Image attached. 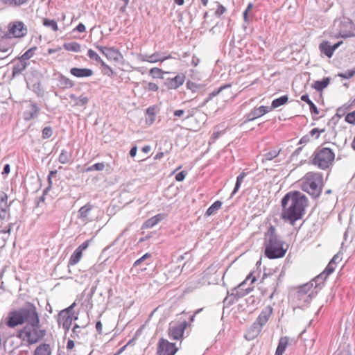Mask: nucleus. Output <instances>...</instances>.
Instances as JSON below:
<instances>
[{
    "label": "nucleus",
    "instance_id": "38",
    "mask_svg": "<svg viewBox=\"0 0 355 355\" xmlns=\"http://www.w3.org/2000/svg\"><path fill=\"white\" fill-rule=\"evenodd\" d=\"M325 132V128L320 129L318 128H313L309 132V135H310L311 138L314 139H318L322 133Z\"/></svg>",
    "mask_w": 355,
    "mask_h": 355
},
{
    "label": "nucleus",
    "instance_id": "47",
    "mask_svg": "<svg viewBox=\"0 0 355 355\" xmlns=\"http://www.w3.org/2000/svg\"><path fill=\"white\" fill-rule=\"evenodd\" d=\"M226 11V8L223 5H218V8L216 10V15L218 16H220L223 15Z\"/></svg>",
    "mask_w": 355,
    "mask_h": 355
},
{
    "label": "nucleus",
    "instance_id": "57",
    "mask_svg": "<svg viewBox=\"0 0 355 355\" xmlns=\"http://www.w3.org/2000/svg\"><path fill=\"white\" fill-rule=\"evenodd\" d=\"M96 329L98 334H101L103 331V324L101 321H98L96 324Z\"/></svg>",
    "mask_w": 355,
    "mask_h": 355
},
{
    "label": "nucleus",
    "instance_id": "33",
    "mask_svg": "<svg viewBox=\"0 0 355 355\" xmlns=\"http://www.w3.org/2000/svg\"><path fill=\"white\" fill-rule=\"evenodd\" d=\"M64 49L69 51L79 52L81 50V46L79 43L73 42L64 44Z\"/></svg>",
    "mask_w": 355,
    "mask_h": 355
},
{
    "label": "nucleus",
    "instance_id": "63",
    "mask_svg": "<svg viewBox=\"0 0 355 355\" xmlns=\"http://www.w3.org/2000/svg\"><path fill=\"white\" fill-rule=\"evenodd\" d=\"M10 173V165L9 164H6L4 168H3V171L2 172V174L3 175H5V174H8Z\"/></svg>",
    "mask_w": 355,
    "mask_h": 355
},
{
    "label": "nucleus",
    "instance_id": "2",
    "mask_svg": "<svg viewBox=\"0 0 355 355\" xmlns=\"http://www.w3.org/2000/svg\"><path fill=\"white\" fill-rule=\"evenodd\" d=\"M265 256L270 259L282 258L288 250L289 245L276 234V229L270 225L265 234Z\"/></svg>",
    "mask_w": 355,
    "mask_h": 355
},
{
    "label": "nucleus",
    "instance_id": "25",
    "mask_svg": "<svg viewBox=\"0 0 355 355\" xmlns=\"http://www.w3.org/2000/svg\"><path fill=\"white\" fill-rule=\"evenodd\" d=\"M319 49L321 53H324L328 58H331L334 55L332 46L329 44V42L323 41L319 45Z\"/></svg>",
    "mask_w": 355,
    "mask_h": 355
},
{
    "label": "nucleus",
    "instance_id": "30",
    "mask_svg": "<svg viewBox=\"0 0 355 355\" xmlns=\"http://www.w3.org/2000/svg\"><path fill=\"white\" fill-rule=\"evenodd\" d=\"M167 72L158 67H153L149 70V74L153 78H164V75Z\"/></svg>",
    "mask_w": 355,
    "mask_h": 355
},
{
    "label": "nucleus",
    "instance_id": "20",
    "mask_svg": "<svg viewBox=\"0 0 355 355\" xmlns=\"http://www.w3.org/2000/svg\"><path fill=\"white\" fill-rule=\"evenodd\" d=\"M93 207L94 206L89 202L80 207L78 210V218L85 223L88 222V217Z\"/></svg>",
    "mask_w": 355,
    "mask_h": 355
},
{
    "label": "nucleus",
    "instance_id": "5",
    "mask_svg": "<svg viewBox=\"0 0 355 355\" xmlns=\"http://www.w3.org/2000/svg\"><path fill=\"white\" fill-rule=\"evenodd\" d=\"M46 334V331L42 327L40 322L24 326V340H26L30 345L38 343Z\"/></svg>",
    "mask_w": 355,
    "mask_h": 355
},
{
    "label": "nucleus",
    "instance_id": "23",
    "mask_svg": "<svg viewBox=\"0 0 355 355\" xmlns=\"http://www.w3.org/2000/svg\"><path fill=\"white\" fill-rule=\"evenodd\" d=\"M260 331L261 329L254 324L246 331L244 337L247 340H252L258 336Z\"/></svg>",
    "mask_w": 355,
    "mask_h": 355
},
{
    "label": "nucleus",
    "instance_id": "18",
    "mask_svg": "<svg viewBox=\"0 0 355 355\" xmlns=\"http://www.w3.org/2000/svg\"><path fill=\"white\" fill-rule=\"evenodd\" d=\"M8 35L9 37H20L22 36V23L12 22L9 24Z\"/></svg>",
    "mask_w": 355,
    "mask_h": 355
},
{
    "label": "nucleus",
    "instance_id": "41",
    "mask_svg": "<svg viewBox=\"0 0 355 355\" xmlns=\"http://www.w3.org/2000/svg\"><path fill=\"white\" fill-rule=\"evenodd\" d=\"M355 75V67L345 72V73H339L338 76L344 79H349L352 78Z\"/></svg>",
    "mask_w": 355,
    "mask_h": 355
},
{
    "label": "nucleus",
    "instance_id": "61",
    "mask_svg": "<svg viewBox=\"0 0 355 355\" xmlns=\"http://www.w3.org/2000/svg\"><path fill=\"white\" fill-rule=\"evenodd\" d=\"M33 54L32 49H30L29 51H26L24 53V59H28L31 57Z\"/></svg>",
    "mask_w": 355,
    "mask_h": 355
},
{
    "label": "nucleus",
    "instance_id": "46",
    "mask_svg": "<svg viewBox=\"0 0 355 355\" xmlns=\"http://www.w3.org/2000/svg\"><path fill=\"white\" fill-rule=\"evenodd\" d=\"M88 102V98L86 96H80L76 99V104L78 105H85Z\"/></svg>",
    "mask_w": 355,
    "mask_h": 355
},
{
    "label": "nucleus",
    "instance_id": "39",
    "mask_svg": "<svg viewBox=\"0 0 355 355\" xmlns=\"http://www.w3.org/2000/svg\"><path fill=\"white\" fill-rule=\"evenodd\" d=\"M61 85L64 88H71L73 87V82L69 78L62 76L60 78Z\"/></svg>",
    "mask_w": 355,
    "mask_h": 355
},
{
    "label": "nucleus",
    "instance_id": "12",
    "mask_svg": "<svg viewBox=\"0 0 355 355\" xmlns=\"http://www.w3.org/2000/svg\"><path fill=\"white\" fill-rule=\"evenodd\" d=\"M90 241V240H87L84 241L80 245H79L76 249V250L73 252V253L71 255L69 258L68 263L69 266H74L80 261L83 256V252L89 247Z\"/></svg>",
    "mask_w": 355,
    "mask_h": 355
},
{
    "label": "nucleus",
    "instance_id": "29",
    "mask_svg": "<svg viewBox=\"0 0 355 355\" xmlns=\"http://www.w3.org/2000/svg\"><path fill=\"white\" fill-rule=\"evenodd\" d=\"M288 101V96L287 95L282 96L272 101L271 107L272 109L277 108L282 105L286 104Z\"/></svg>",
    "mask_w": 355,
    "mask_h": 355
},
{
    "label": "nucleus",
    "instance_id": "22",
    "mask_svg": "<svg viewBox=\"0 0 355 355\" xmlns=\"http://www.w3.org/2000/svg\"><path fill=\"white\" fill-rule=\"evenodd\" d=\"M272 314V309L267 308L263 310L257 319V323L261 327L268 321Z\"/></svg>",
    "mask_w": 355,
    "mask_h": 355
},
{
    "label": "nucleus",
    "instance_id": "49",
    "mask_svg": "<svg viewBox=\"0 0 355 355\" xmlns=\"http://www.w3.org/2000/svg\"><path fill=\"white\" fill-rule=\"evenodd\" d=\"M311 141V137H310V135H306L304 136H303L300 141V144H308L309 142Z\"/></svg>",
    "mask_w": 355,
    "mask_h": 355
},
{
    "label": "nucleus",
    "instance_id": "51",
    "mask_svg": "<svg viewBox=\"0 0 355 355\" xmlns=\"http://www.w3.org/2000/svg\"><path fill=\"white\" fill-rule=\"evenodd\" d=\"M309 105L310 107L311 112H312L315 114H318L319 111H318L316 105L313 102H311Z\"/></svg>",
    "mask_w": 355,
    "mask_h": 355
},
{
    "label": "nucleus",
    "instance_id": "7",
    "mask_svg": "<svg viewBox=\"0 0 355 355\" xmlns=\"http://www.w3.org/2000/svg\"><path fill=\"white\" fill-rule=\"evenodd\" d=\"M75 306L76 303L73 302L69 307L60 311L58 315V324L65 330V333L70 329L73 320L77 319V317L74 316V313L73 312V309Z\"/></svg>",
    "mask_w": 355,
    "mask_h": 355
},
{
    "label": "nucleus",
    "instance_id": "16",
    "mask_svg": "<svg viewBox=\"0 0 355 355\" xmlns=\"http://www.w3.org/2000/svg\"><path fill=\"white\" fill-rule=\"evenodd\" d=\"M340 260L341 258L339 254H335L327 266L324 270L318 275V277L326 279L329 275L334 272L338 261Z\"/></svg>",
    "mask_w": 355,
    "mask_h": 355
},
{
    "label": "nucleus",
    "instance_id": "58",
    "mask_svg": "<svg viewBox=\"0 0 355 355\" xmlns=\"http://www.w3.org/2000/svg\"><path fill=\"white\" fill-rule=\"evenodd\" d=\"M300 98L302 101L306 102L308 105H309L312 102L309 99V97L307 94L302 95Z\"/></svg>",
    "mask_w": 355,
    "mask_h": 355
},
{
    "label": "nucleus",
    "instance_id": "8",
    "mask_svg": "<svg viewBox=\"0 0 355 355\" xmlns=\"http://www.w3.org/2000/svg\"><path fill=\"white\" fill-rule=\"evenodd\" d=\"M337 26L339 28L337 33L325 32L324 34L334 38H347L355 35L354 24L352 20L339 21Z\"/></svg>",
    "mask_w": 355,
    "mask_h": 355
},
{
    "label": "nucleus",
    "instance_id": "32",
    "mask_svg": "<svg viewBox=\"0 0 355 355\" xmlns=\"http://www.w3.org/2000/svg\"><path fill=\"white\" fill-rule=\"evenodd\" d=\"M222 202L220 200H216L214 202L206 211L205 215L207 216H210L216 213L218 209L221 208Z\"/></svg>",
    "mask_w": 355,
    "mask_h": 355
},
{
    "label": "nucleus",
    "instance_id": "43",
    "mask_svg": "<svg viewBox=\"0 0 355 355\" xmlns=\"http://www.w3.org/2000/svg\"><path fill=\"white\" fill-rule=\"evenodd\" d=\"M52 135V129L51 127H45L42 130V137L44 139L49 138Z\"/></svg>",
    "mask_w": 355,
    "mask_h": 355
},
{
    "label": "nucleus",
    "instance_id": "50",
    "mask_svg": "<svg viewBox=\"0 0 355 355\" xmlns=\"http://www.w3.org/2000/svg\"><path fill=\"white\" fill-rule=\"evenodd\" d=\"M95 171H103L105 168V164L103 162H99L93 165Z\"/></svg>",
    "mask_w": 355,
    "mask_h": 355
},
{
    "label": "nucleus",
    "instance_id": "6",
    "mask_svg": "<svg viewBox=\"0 0 355 355\" xmlns=\"http://www.w3.org/2000/svg\"><path fill=\"white\" fill-rule=\"evenodd\" d=\"M189 325L186 320L178 319L171 322L168 329V337L172 340H182L184 333Z\"/></svg>",
    "mask_w": 355,
    "mask_h": 355
},
{
    "label": "nucleus",
    "instance_id": "48",
    "mask_svg": "<svg viewBox=\"0 0 355 355\" xmlns=\"http://www.w3.org/2000/svg\"><path fill=\"white\" fill-rule=\"evenodd\" d=\"M187 173L185 171H181L175 175V180L178 182H182L184 180Z\"/></svg>",
    "mask_w": 355,
    "mask_h": 355
},
{
    "label": "nucleus",
    "instance_id": "31",
    "mask_svg": "<svg viewBox=\"0 0 355 355\" xmlns=\"http://www.w3.org/2000/svg\"><path fill=\"white\" fill-rule=\"evenodd\" d=\"M280 151L281 150L275 149L265 153L262 159V163L272 160L279 155Z\"/></svg>",
    "mask_w": 355,
    "mask_h": 355
},
{
    "label": "nucleus",
    "instance_id": "37",
    "mask_svg": "<svg viewBox=\"0 0 355 355\" xmlns=\"http://www.w3.org/2000/svg\"><path fill=\"white\" fill-rule=\"evenodd\" d=\"M71 157V153H68L66 150H62L59 155L58 160L62 164H67L69 162Z\"/></svg>",
    "mask_w": 355,
    "mask_h": 355
},
{
    "label": "nucleus",
    "instance_id": "24",
    "mask_svg": "<svg viewBox=\"0 0 355 355\" xmlns=\"http://www.w3.org/2000/svg\"><path fill=\"white\" fill-rule=\"evenodd\" d=\"M289 343V338L287 336L281 337L279 341L275 355H283Z\"/></svg>",
    "mask_w": 355,
    "mask_h": 355
},
{
    "label": "nucleus",
    "instance_id": "28",
    "mask_svg": "<svg viewBox=\"0 0 355 355\" xmlns=\"http://www.w3.org/2000/svg\"><path fill=\"white\" fill-rule=\"evenodd\" d=\"M330 80V78L327 77L323 78L322 80L315 81L313 87L318 92L322 91L329 85Z\"/></svg>",
    "mask_w": 355,
    "mask_h": 355
},
{
    "label": "nucleus",
    "instance_id": "15",
    "mask_svg": "<svg viewBox=\"0 0 355 355\" xmlns=\"http://www.w3.org/2000/svg\"><path fill=\"white\" fill-rule=\"evenodd\" d=\"M185 80L184 73H178L174 78H168L165 84L168 89H177L184 84Z\"/></svg>",
    "mask_w": 355,
    "mask_h": 355
},
{
    "label": "nucleus",
    "instance_id": "52",
    "mask_svg": "<svg viewBox=\"0 0 355 355\" xmlns=\"http://www.w3.org/2000/svg\"><path fill=\"white\" fill-rule=\"evenodd\" d=\"M86 30V28H85V26L82 24V23H80L76 27V28L74 29V31H78V33H83L85 32Z\"/></svg>",
    "mask_w": 355,
    "mask_h": 355
},
{
    "label": "nucleus",
    "instance_id": "53",
    "mask_svg": "<svg viewBox=\"0 0 355 355\" xmlns=\"http://www.w3.org/2000/svg\"><path fill=\"white\" fill-rule=\"evenodd\" d=\"M105 71H106L105 73L108 76H112L114 73L113 69L106 64V67H101Z\"/></svg>",
    "mask_w": 355,
    "mask_h": 355
},
{
    "label": "nucleus",
    "instance_id": "27",
    "mask_svg": "<svg viewBox=\"0 0 355 355\" xmlns=\"http://www.w3.org/2000/svg\"><path fill=\"white\" fill-rule=\"evenodd\" d=\"M34 355H51V347L49 344L40 345L35 350Z\"/></svg>",
    "mask_w": 355,
    "mask_h": 355
},
{
    "label": "nucleus",
    "instance_id": "62",
    "mask_svg": "<svg viewBox=\"0 0 355 355\" xmlns=\"http://www.w3.org/2000/svg\"><path fill=\"white\" fill-rule=\"evenodd\" d=\"M338 355H352L349 350L343 349L338 352Z\"/></svg>",
    "mask_w": 355,
    "mask_h": 355
},
{
    "label": "nucleus",
    "instance_id": "14",
    "mask_svg": "<svg viewBox=\"0 0 355 355\" xmlns=\"http://www.w3.org/2000/svg\"><path fill=\"white\" fill-rule=\"evenodd\" d=\"M6 324L10 328H14L22 324V312L21 311H13L9 313Z\"/></svg>",
    "mask_w": 355,
    "mask_h": 355
},
{
    "label": "nucleus",
    "instance_id": "55",
    "mask_svg": "<svg viewBox=\"0 0 355 355\" xmlns=\"http://www.w3.org/2000/svg\"><path fill=\"white\" fill-rule=\"evenodd\" d=\"M312 287H313L312 284H306L300 288V291L302 292V291H305L306 290H310L312 288Z\"/></svg>",
    "mask_w": 355,
    "mask_h": 355
},
{
    "label": "nucleus",
    "instance_id": "54",
    "mask_svg": "<svg viewBox=\"0 0 355 355\" xmlns=\"http://www.w3.org/2000/svg\"><path fill=\"white\" fill-rule=\"evenodd\" d=\"M79 328H80V326L77 324H76L74 325V327H73V329H72L73 334L71 335V336L73 338L78 337V335L77 334V331H78V329H79Z\"/></svg>",
    "mask_w": 355,
    "mask_h": 355
},
{
    "label": "nucleus",
    "instance_id": "3",
    "mask_svg": "<svg viewBox=\"0 0 355 355\" xmlns=\"http://www.w3.org/2000/svg\"><path fill=\"white\" fill-rule=\"evenodd\" d=\"M302 191L317 198L322 191L323 177L318 172H308L297 182Z\"/></svg>",
    "mask_w": 355,
    "mask_h": 355
},
{
    "label": "nucleus",
    "instance_id": "1",
    "mask_svg": "<svg viewBox=\"0 0 355 355\" xmlns=\"http://www.w3.org/2000/svg\"><path fill=\"white\" fill-rule=\"evenodd\" d=\"M308 205V198L300 191L288 192L281 200V218L294 226L296 221L303 218Z\"/></svg>",
    "mask_w": 355,
    "mask_h": 355
},
{
    "label": "nucleus",
    "instance_id": "60",
    "mask_svg": "<svg viewBox=\"0 0 355 355\" xmlns=\"http://www.w3.org/2000/svg\"><path fill=\"white\" fill-rule=\"evenodd\" d=\"M184 112L183 110H178L174 112V116L180 117L184 114Z\"/></svg>",
    "mask_w": 355,
    "mask_h": 355
},
{
    "label": "nucleus",
    "instance_id": "42",
    "mask_svg": "<svg viewBox=\"0 0 355 355\" xmlns=\"http://www.w3.org/2000/svg\"><path fill=\"white\" fill-rule=\"evenodd\" d=\"M345 121L350 124H355V110L348 113L345 116Z\"/></svg>",
    "mask_w": 355,
    "mask_h": 355
},
{
    "label": "nucleus",
    "instance_id": "44",
    "mask_svg": "<svg viewBox=\"0 0 355 355\" xmlns=\"http://www.w3.org/2000/svg\"><path fill=\"white\" fill-rule=\"evenodd\" d=\"M150 257H151V254L150 253H146L141 258H139V259L135 261V262L134 263V266H137L140 265L142 261H144V260H146L148 258H150Z\"/></svg>",
    "mask_w": 355,
    "mask_h": 355
},
{
    "label": "nucleus",
    "instance_id": "17",
    "mask_svg": "<svg viewBox=\"0 0 355 355\" xmlns=\"http://www.w3.org/2000/svg\"><path fill=\"white\" fill-rule=\"evenodd\" d=\"M70 73L78 78H89L94 75V71L89 68L72 67Z\"/></svg>",
    "mask_w": 355,
    "mask_h": 355
},
{
    "label": "nucleus",
    "instance_id": "4",
    "mask_svg": "<svg viewBox=\"0 0 355 355\" xmlns=\"http://www.w3.org/2000/svg\"><path fill=\"white\" fill-rule=\"evenodd\" d=\"M335 154L329 148H318L314 154L312 162L321 169L328 168L334 162Z\"/></svg>",
    "mask_w": 355,
    "mask_h": 355
},
{
    "label": "nucleus",
    "instance_id": "59",
    "mask_svg": "<svg viewBox=\"0 0 355 355\" xmlns=\"http://www.w3.org/2000/svg\"><path fill=\"white\" fill-rule=\"evenodd\" d=\"M137 148L136 146H133L130 150V155L132 157H134L136 154H137Z\"/></svg>",
    "mask_w": 355,
    "mask_h": 355
},
{
    "label": "nucleus",
    "instance_id": "21",
    "mask_svg": "<svg viewBox=\"0 0 355 355\" xmlns=\"http://www.w3.org/2000/svg\"><path fill=\"white\" fill-rule=\"evenodd\" d=\"M268 112V107L266 106H260L257 108L253 109L248 115V119L252 121L255 119L261 117Z\"/></svg>",
    "mask_w": 355,
    "mask_h": 355
},
{
    "label": "nucleus",
    "instance_id": "11",
    "mask_svg": "<svg viewBox=\"0 0 355 355\" xmlns=\"http://www.w3.org/2000/svg\"><path fill=\"white\" fill-rule=\"evenodd\" d=\"M95 46L109 61L117 62L123 58L120 51L114 47L101 45H96Z\"/></svg>",
    "mask_w": 355,
    "mask_h": 355
},
{
    "label": "nucleus",
    "instance_id": "64",
    "mask_svg": "<svg viewBox=\"0 0 355 355\" xmlns=\"http://www.w3.org/2000/svg\"><path fill=\"white\" fill-rule=\"evenodd\" d=\"M151 150V148L150 146H145L144 147H142L141 148V150L142 152L145 153H148Z\"/></svg>",
    "mask_w": 355,
    "mask_h": 355
},
{
    "label": "nucleus",
    "instance_id": "35",
    "mask_svg": "<svg viewBox=\"0 0 355 355\" xmlns=\"http://www.w3.org/2000/svg\"><path fill=\"white\" fill-rule=\"evenodd\" d=\"M161 220L160 214L156 215L151 218L148 219L145 223V227L147 228H150L157 225Z\"/></svg>",
    "mask_w": 355,
    "mask_h": 355
},
{
    "label": "nucleus",
    "instance_id": "13",
    "mask_svg": "<svg viewBox=\"0 0 355 355\" xmlns=\"http://www.w3.org/2000/svg\"><path fill=\"white\" fill-rule=\"evenodd\" d=\"M173 58L171 54L162 55L159 52H155L151 55H145L140 57V60L149 63L163 62L166 60Z\"/></svg>",
    "mask_w": 355,
    "mask_h": 355
},
{
    "label": "nucleus",
    "instance_id": "26",
    "mask_svg": "<svg viewBox=\"0 0 355 355\" xmlns=\"http://www.w3.org/2000/svg\"><path fill=\"white\" fill-rule=\"evenodd\" d=\"M87 56L90 60H94L97 63H99L101 67H106L105 62H104V60L94 50L92 49H88Z\"/></svg>",
    "mask_w": 355,
    "mask_h": 355
},
{
    "label": "nucleus",
    "instance_id": "40",
    "mask_svg": "<svg viewBox=\"0 0 355 355\" xmlns=\"http://www.w3.org/2000/svg\"><path fill=\"white\" fill-rule=\"evenodd\" d=\"M245 176H246V173L245 172H242L237 177L236 182V184H235V187H234V191H233L232 195L235 194L238 191V190L239 189L241 184L243 182V179L245 178Z\"/></svg>",
    "mask_w": 355,
    "mask_h": 355
},
{
    "label": "nucleus",
    "instance_id": "19",
    "mask_svg": "<svg viewBox=\"0 0 355 355\" xmlns=\"http://www.w3.org/2000/svg\"><path fill=\"white\" fill-rule=\"evenodd\" d=\"M38 112V108L36 105L30 101H26L25 104V110L24 111V119L30 120L33 119Z\"/></svg>",
    "mask_w": 355,
    "mask_h": 355
},
{
    "label": "nucleus",
    "instance_id": "10",
    "mask_svg": "<svg viewBox=\"0 0 355 355\" xmlns=\"http://www.w3.org/2000/svg\"><path fill=\"white\" fill-rule=\"evenodd\" d=\"M178 347L175 343L169 342L164 338H160L157 343V355H175L178 351Z\"/></svg>",
    "mask_w": 355,
    "mask_h": 355
},
{
    "label": "nucleus",
    "instance_id": "34",
    "mask_svg": "<svg viewBox=\"0 0 355 355\" xmlns=\"http://www.w3.org/2000/svg\"><path fill=\"white\" fill-rule=\"evenodd\" d=\"M248 281H250V284L252 285L257 282V276L255 275V272H250L248 275L246 277L244 281H243L239 285V287H243Z\"/></svg>",
    "mask_w": 355,
    "mask_h": 355
},
{
    "label": "nucleus",
    "instance_id": "36",
    "mask_svg": "<svg viewBox=\"0 0 355 355\" xmlns=\"http://www.w3.org/2000/svg\"><path fill=\"white\" fill-rule=\"evenodd\" d=\"M43 25L46 27H50L54 31H58V26L57 22L53 19H49L47 18H44L43 19Z\"/></svg>",
    "mask_w": 355,
    "mask_h": 355
},
{
    "label": "nucleus",
    "instance_id": "9",
    "mask_svg": "<svg viewBox=\"0 0 355 355\" xmlns=\"http://www.w3.org/2000/svg\"><path fill=\"white\" fill-rule=\"evenodd\" d=\"M40 322L37 307L31 302L24 304V326Z\"/></svg>",
    "mask_w": 355,
    "mask_h": 355
},
{
    "label": "nucleus",
    "instance_id": "45",
    "mask_svg": "<svg viewBox=\"0 0 355 355\" xmlns=\"http://www.w3.org/2000/svg\"><path fill=\"white\" fill-rule=\"evenodd\" d=\"M147 89L150 92H157L159 89V86L155 83H148L147 85Z\"/></svg>",
    "mask_w": 355,
    "mask_h": 355
},
{
    "label": "nucleus",
    "instance_id": "56",
    "mask_svg": "<svg viewBox=\"0 0 355 355\" xmlns=\"http://www.w3.org/2000/svg\"><path fill=\"white\" fill-rule=\"evenodd\" d=\"M74 346H75V343H74L73 340L69 339L67 344V349L68 350H71L74 348Z\"/></svg>",
    "mask_w": 355,
    "mask_h": 355
}]
</instances>
